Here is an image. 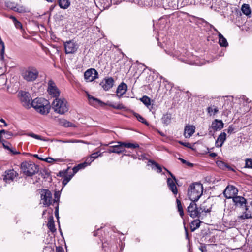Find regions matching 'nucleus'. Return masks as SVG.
<instances>
[{
  "label": "nucleus",
  "mask_w": 252,
  "mask_h": 252,
  "mask_svg": "<svg viewBox=\"0 0 252 252\" xmlns=\"http://www.w3.org/2000/svg\"><path fill=\"white\" fill-rule=\"evenodd\" d=\"M0 122L3 123L4 125V126H7V124L6 123L5 120L3 119H0Z\"/></svg>",
  "instance_id": "nucleus-61"
},
{
  "label": "nucleus",
  "mask_w": 252,
  "mask_h": 252,
  "mask_svg": "<svg viewBox=\"0 0 252 252\" xmlns=\"http://www.w3.org/2000/svg\"><path fill=\"white\" fill-rule=\"evenodd\" d=\"M195 202L192 201L187 208L189 215L192 218H199L201 215L200 210Z\"/></svg>",
  "instance_id": "nucleus-8"
},
{
  "label": "nucleus",
  "mask_w": 252,
  "mask_h": 252,
  "mask_svg": "<svg viewBox=\"0 0 252 252\" xmlns=\"http://www.w3.org/2000/svg\"><path fill=\"white\" fill-rule=\"evenodd\" d=\"M122 144L123 148H127L130 149H135L137 148H139V144L136 143H131L122 142Z\"/></svg>",
  "instance_id": "nucleus-27"
},
{
  "label": "nucleus",
  "mask_w": 252,
  "mask_h": 252,
  "mask_svg": "<svg viewBox=\"0 0 252 252\" xmlns=\"http://www.w3.org/2000/svg\"><path fill=\"white\" fill-rule=\"evenodd\" d=\"M246 211L243 213V215L239 216V218L241 219H246L252 218V214L250 211L248 210L247 207H246Z\"/></svg>",
  "instance_id": "nucleus-32"
},
{
  "label": "nucleus",
  "mask_w": 252,
  "mask_h": 252,
  "mask_svg": "<svg viewBox=\"0 0 252 252\" xmlns=\"http://www.w3.org/2000/svg\"><path fill=\"white\" fill-rule=\"evenodd\" d=\"M19 96L24 107L26 108L31 107L32 103H30L31 97L29 93L21 91L19 92Z\"/></svg>",
  "instance_id": "nucleus-7"
},
{
  "label": "nucleus",
  "mask_w": 252,
  "mask_h": 252,
  "mask_svg": "<svg viewBox=\"0 0 252 252\" xmlns=\"http://www.w3.org/2000/svg\"><path fill=\"white\" fill-rule=\"evenodd\" d=\"M41 203L43 204V205L45 206H48L51 205L52 203V201L55 202L56 201L55 199H52V193L48 189H43L41 192Z\"/></svg>",
  "instance_id": "nucleus-6"
},
{
  "label": "nucleus",
  "mask_w": 252,
  "mask_h": 252,
  "mask_svg": "<svg viewBox=\"0 0 252 252\" xmlns=\"http://www.w3.org/2000/svg\"><path fill=\"white\" fill-rule=\"evenodd\" d=\"M152 164L153 165L152 168L154 170H157V172H158V173H160L161 172V171H162L161 167L158 164L156 163L155 162H152Z\"/></svg>",
  "instance_id": "nucleus-36"
},
{
  "label": "nucleus",
  "mask_w": 252,
  "mask_h": 252,
  "mask_svg": "<svg viewBox=\"0 0 252 252\" xmlns=\"http://www.w3.org/2000/svg\"><path fill=\"white\" fill-rule=\"evenodd\" d=\"M11 153L14 155H15V154H19V152H17L16 151H13L11 148V150H9Z\"/></svg>",
  "instance_id": "nucleus-62"
},
{
  "label": "nucleus",
  "mask_w": 252,
  "mask_h": 252,
  "mask_svg": "<svg viewBox=\"0 0 252 252\" xmlns=\"http://www.w3.org/2000/svg\"><path fill=\"white\" fill-rule=\"evenodd\" d=\"M54 111L60 114H64L68 111L69 108L66 100L64 98H55L52 103Z\"/></svg>",
  "instance_id": "nucleus-3"
},
{
  "label": "nucleus",
  "mask_w": 252,
  "mask_h": 252,
  "mask_svg": "<svg viewBox=\"0 0 252 252\" xmlns=\"http://www.w3.org/2000/svg\"><path fill=\"white\" fill-rule=\"evenodd\" d=\"M14 11L18 12L19 13H22L24 12V10L23 9L22 7H17L16 8H15Z\"/></svg>",
  "instance_id": "nucleus-56"
},
{
  "label": "nucleus",
  "mask_w": 252,
  "mask_h": 252,
  "mask_svg": "<svg viewBox=\"0 0 252 252\" xmlns=\"http://www.w3.org/2000/svg\"><path fill=\"white\" fill-rule=\"evenodd\" d=\"M6 79L4 75H0V86L5 85Z\"/></svg>",
  "instance_id": "nucleus-43"
},
{
  "label": "nucleus",
  "mask_w": 252,
  "mask_h": 252,
  "mask_svg": "<svg viewBox=\"0 0 252 252\" xmlns=\"http://www.w3.org/2000/svg\"><path fill=\"white\" fill-rule=\"evenodd\" d=\"M3 145L5 149H7L8 150H11V148L10 147V146L8 144H5L4 143H3Z\"/></svg>",
  "instance_id": "nucleus-58"
},
{
  "label": "nucleus",
  "mask_w": 252,
  "mask_h": 252,
  "mask_svg": "<svg viewBox=\"0 0 252 252\" xmlns=\"http://www.w3.org/2000/svg\"><path fill=\"white\" fill-rule=\"evenodd\" d=\"M55 216L57 217V218L59 219V207L57 206L56 207L55 211Z\"/></svg>",
  "instance_id": "nucleus-55"
},
{
  "label": "nucleus",
  "mask_w": 252,
  "mask_h": 252,
  "mask_svg": "<svg viewBox=\"0 0 252 252\" xmlns=\"http://www.w3.org/2000/svg\"><path fill=\"white\" fill-rule=\"evenodd\" d=\"M73 176V174H71V175H66L64 178H63V184L64 185H65L66 184H67V183L71 180V179L72 178V177Z\"/></svg>",
  "instance_id": "nucleus-37"
},
{
  "label": "nucleus",
  "mask_w": 252,
  "mask_h": 252,
  "mask_svg": "<svg viewBox=\"0 0 252 252\" xmlns=\"http://www.w3.org/2000/svg\"><path fill=\"white\" fill-rule=\"evenodd\" d=\"M88 98L90 104L96 107L98 105L102 106L104 104V103L101 100L94 97L93 96H91L90 94H88Z\"/></svg>",
  "instance_id": "nucleus-21"
},
{
  "label": "nucleus",
  "mask_w": 252,
  "mask_h": 252,
  "mask_svg": "<svg viewBox=\"0 0 252 252\" xmlns=\"http://www.w3.org/2000/svg\"><path fill=\"white\" fill-rule=\"evenodd\" d=\"M234 202L237 206H242L246 203V200L243 197L236 196L232 198Z\"/></svg>",
  "instance_id": "nucleus-22"
},
{
  "label": "nucleus",
  "mask_w": 252,
  "mask_h": 252,
  "mask_svg": "<svg viewBox=\"0 0 252 252\" xmlns=\"http://www.w3.org/2000/svg\"><path fill=\"white\" fill-rule=\"evenodd\" d=\"M4 48H0V62L2 63L4 58Z\"/></svg>",
  "instance_id": "nucleus-47"
},
{
  "label": "nucleus",
  "mask_w": 252,
  "mask_h": 252,
  "mask_svg": "<svg viewBox=\"0 0 252 252\" xmlns=\"http://www.w3.org/2000/svg\"><path fill=\"white\" fill-rule=\"evenodd\" d=\"M59 5L62 9H67L70 5L69 0H59Z\"/></svg>",
  "instance_id": "nucleus-29"
},
{
  "label": "nucleus",
  "mask_w": 252,
  "mask_h": 252,
  "mask_svg": "<svg viewBox=\"0 0 252 252\" xmlns=\"http://www.w3.org/2000/svg\"><path fill=\"white\" fill-rule=\"evenodd\" d=\"M166 170L172 178V179L169 178L167 179V186L169 188V189L173 192V193L174 195H177L178 193V189L175 184V181H176L175 177L170 171L167 170Z\"/></svg>",
  "instance_id": "nucleus-10"
},
{
  "label": "nucleus",
  "mask_w": 252,
  "mask_h": 252,
  "mask_svg": "<svg viewBox=\"0 0 252 252\" xmlns=\"http://www.w3.org/2000/svg\"><path fill=\"white\" fill-rule=\"evenodd\" d=\"M226 139V134L225 132H221L218 137L216 141V146L221 147Z\"/></svg>",
  "instance_id": "nucleus-19"
},
{
  "label": "nucleus",
  "mask_w": 252,
  "mask_h": 252,
  "mask_svg": "<svg viewBox=\"0 0 252 252\" xmlns=\"http://www.w3.org/2000/svg\"><path fill=\"white\" fill-rule=\"evenodd\" d=\"M203 186L200 183H195L191 185L188 191V195L191 201H196L203 193Z\"/></svg>",
  "instance_id": "nucleus-2"
},
{
  "label": "nucleus",
  "mask_w": 252,
  "mask_h": 252,
  "mask_svg": "<svg viewBox=\"0 0 252 252\" xmlns=\"http://www.w3.org/2000/svg\"><path fill=\"white\" fill-rule=\"evenodd\" d=\"M211 27L215 31H216L219 33V42L220 46L226 47L228 46V44L226 40V39L224 37V36L220 33L212 25H211Z\"/></svg>",
  "instance_id": "nucleus-20"
},
{
  "label": "nucleus",
  "mask_w": 252,
  "mask_h": 252,
  "mask_svg": "<svg viewBox=\"0 0 252 252\" xmlns=\"http://www.w3.org/2000/svg\"><path fill=\"white\" fill-rule=\"evenodd\" d=\"M114 80L112 77L105 78L100 83L102 88L105 91L110 89L114 85Z\"/></svg>",
  "instance_id": "nucleus-15"
},
{
  "label": "nucleus",
  "mask_w": 252,
  "mask_h": 252,
  "mask_svg": "<svg viewBox=\"0 0 252 252\" xmlns=\"http://www.w3.org/2000/svg\"><path fill=\"white\" fill-rule=\"evenodd\" d=\"M237 193V189L233 186H228L223 191L224 196L228 199L234 197Z\"/></svg>",
  "instance_id": "nucleus-13"
},
{
  "label": "nucleus",
  "mask_w": 252,
  "mask_h": 252,
  "mask_svg": "<svg viewBox=\"0 0 252 252\" xmlns=\"http://www.w3.org/2000/svg\"><path fill=\"white\" fill-rule=\"evenodd\" d=\"M205 204V202H204L199 208V210H200L201 213L202 212L209 213L211 212V208H207Z\"/></svg>",
  "instance_id": "nucleus-35"
},
{
  "label": "nucleus",
  "mask_w": 252,
  "mask_h": 252,
  "mask_svg": "<svg viewBox=\"0 0 252 252\" xmlns=\"http://www.w3.org/2000/svg\"><path fill=\"white\" fill-rule=\"evenodd\" d=\"M207 112L210 116L214 115L219 112V109L214 105L211 106L207 108Z\"/></svg>",
  "instance_id": "nucleus-28"
},
{
  "label": "nucleus",
  "mask_w": 252,
  "mask_h": 252,
  "mask_svg": "<svg viewBox=\"0 0 252 252\" xmlns=\"http://www.w3.org/2000/svg\"><path fill=\"white\" fill-rule=\"evenodd\" d=\"M241 10L244 14L250 17L251 10L249 4H243L241 7Z\"/></svg>",
  "instance_id": "nucleus-26"
},
{
  "label": "nucleus",
  "mask_w": 252,
  "mask_h": 252,
  "mask_svg": "<svg viewBox=\"0 0 252 252\" xmlns=\"http://www.w3.org/2000/svg\"><path fill=\"white\" fill-rule=\"evenodd\" d=\"M109 106L115 108V109H122L124 108V107L122 104H118L117 105L111 104H109Z\"/></svg>",
  "instance_id": "nucleus-45"
},
{
  "label": "nucleus",
  "mask_w": 252,
  "mask_h": 252,
  "mask_svg": "<svg viewBox=\"0 0 252 252\" xmlns=\"http://www.w3.org/2000/svg\"><path fill=\"white\" fill-rule=\"evenodd\" d=\"M141 102H142L146 106L148 107L150 105L151 100L149 97L147 96H144L140 99Z\"/></svg>",
  "instance_id": "nucleus-34"
},
{
  "label": "nucleus",
  "mask_w": 252,
  "mask_h": 252,
  "mask_svg": "<svg viewBox=\"0 0 252 252\" xmlns=\"http://www.w3.org/2000/svg\"><path fill=\"white\" fill-rule=\"evenodd\" d=\"M56 252H64L62 248L58 247L56 248Z\"/></svg>",
  "instance_id": "nucleus-57"
},
{
  "label": "nucleus",
  "mask_w": 252,
  "mask_h": 252,
  "mask_svg": "<svg viewBox=\"0 0 252 252\" xmlns=\"http://www.w3.org/2000/svg\"><path fill=\"white\" fill-rule=\"evenodd\" d=\"M176 203H177V205L178 211L179 213L180 216L182 218H183V217L184 215V213L183 208V207H182V205L181 204V202L179 199H177Z\"/></svg>",
  "instance_id": "nucleus-30"
},
{
  "label": "nucleus",
  "mask_w": 252,
  "mask_h": 252,
  "mask_svg": "<svg viewBox=\"0 0 252 252\" xmlns=\"http://www.w3.org/2000/svg\"><path fill=\"white\" fill-rule=\"evenodd\" d=\"M18 176V173L14 169L6 170L4 175L3 180L6 183H10Z\"/></svg>",
  "instance_id": "nucleus-12"
},
{
  "label": "nucleus",
  "mask_w": 252,
  "mask_h": 252,
  "mask_svg": "<svg viewBox=\"0 0 252 252\" xmlns=\"http://www.w3.org/2000/svg\"><path fill=\"white\" fill-rule=\"evenodd\" d=\"M21 170L23 173L28 176H32L38 171V166L31 162L22 163Z\"/></svg>",
  "instance_id": "nucleus-4"
},
{
  "label": "nucleus",
  "mask_w": 252,
  "mask_h": 252,
  "mask_svg": "<svg viewBox=\"0 0 252 252\" xmlns=\"http://www.w3.org/2000/svg\"><path fill=\"white\" fill-rule=\"evenodd\" d=\"M66 54H73L76 52V48H64Z\"/></svg>",
  "instance_id": "nucleus-44"
},
{
  "label": "nucleus",
  "mask_w": 252,
  "mask_h": 252,
  "mask_svg": "<svg viewBox=\"0 0 252 252\" xmlns=\"http://www.w3.org/2000/svg\"><path fill=\"white\" fill-rule=\"evenodd\" d=\"M223 123L221 120L215 119L211 124V128L214 130H220L223 127Z\"/></svg>",
  "instance_id": "nucleus-18"
},
{
  "label": "nucleus",
  "mask_w": 252,
  "mask_h": 252,
  "mask_svg": "<svg viewBox=\"0 0 252 252\" xmlns=\"http://www.w3.org/2000/svg\"><path fill=\"white\" fill-rule=\"evenodd\" d=\"M97 78L98 73L94 69H88L84 73V78L88 82H92Z\"/></svg>",
  "instance_id": "nucleus-11"
},
{
  "label": "nucleus",
  "mask_w": 252,
  "mask_h": 252,
  "mask_svg": "<svg viewBox=\"0 0 252 252\" xmlns=\"http://www.w3.org/2000/svg\"><path fill=\"white\" fill-rule=\"evenodd\" d=\"M218 166L221 167V166L222 165H224V163L221 161H219L217 163Z\"/></svg>",
  "instance_id": "nucleus-60"
},
{
  "label": "nucleus",
  "mask_w": 252,
  "mask_h": 252,
  "mask_svg": "<svg viewBox=\"0 0 252 252\" xmlns=\"http://www.w3.org/2000/svg\"><path fill=\"white\" fill-rule=\"evenodd\" d=\"M29 135L32 137H33V138L38 139V140L45 141V139H43L40 135H36V134H35L32 133L29 134Z\"/></svg>",
  "instance_id": "nucleus-42"
},
{
  "label": "nucleus",
  "mask_w": 252,
  "mask_h": 252,
  "mask_svg": "<svg viewBox=\"0 0 252 252\" xmlns=\"http://www.w3.org/2000/svg\"><path fill=\"white\" fill-rule=\"evenodd\" d=\"M31 107L42 115H47L49 113L50 105L49 102L43 98H36L32 102Z\"/></svg>",
  "instance_id": "nucleus-1"
},
{
  "label": "nucleus",
  "mask_w": 252,
  "mask_h": 252,
  "mask_svg": "<svg viewBox=\"0 0 252 252\" xmlns=\"http://www.w3.org/2000/svg\"><path fill=\"white\" fill-rule=\"evenodd\" d=\"M179 143L181 144V145H183L187 147H188V148H190V143H184L182 141H179Z\"/></svg>",
  "instance_id": "nucleus-54"
},
{
  "label": "nucleus",
  "mask_w": 252,
  "mask_h": 252,
  "mask_svg": "<svg viewBox=\"0 0 252 252\" xmlns=\"http://www.w3.org/2000/svg\"><path fill=\"white\" fill-rule=\"evenodd\" d=\"M44 161H45L48 163H52V162H53L54 161H63V160L62 159H60V158H57V159H54V158H47L45 159H44Z\"/></svg>",
  "instance_id": "nucleus-41"
},
{
  "label": "nucleus",
  "mask_w": 252,
  "mask_h": 252,
  "mask_svg": "<svg viewBox=\"0 0 252 252\" xmlns=\"http://www.w3.org/2000/svg\"><path fill=\"white\" fill-rule=\"evenodd\" d=\"M171 121V116L170 114H166L163 116L162 118V122L166 125L169 124Z\"/></svg>",
  "instance_id": "nucleus-33"
},
{
  "label": "nucleus",
  "mask_w": 252,
  "mask_h": 252,
  "mask_svg": "<svg viewBox=\"0 0 252 252\" xmlns=\"http://www.w3.org/2000/svg\"><path fill=\"white\" fill-rule=\"evenodd\" d=\"M199 250H201L202 252H207L206 246L205 244H202L199 247Z\"/></svg>",
  "instance_id": "nucleus-48"
},
{
  "label": "nucleus",
  "mask_w": 252,
  "mask_h": 252,
  "mask_svg": "<svg viewBox=\"0 0 252 252\" xmlns=\"http://www.w3.org/2000/svg\"><path fill=\"white\" fill-rule=\"evenodd\" d=\"M47 226L48 228L52 232H55L56 231V228L54 224V218L52 216H49L48 218V221L47 223Z\"/></svg>",
  "instance_id": "nucleus-24"
},
{
  "label": "nucleus",
  "mask_w": 252,
  "mask_h": 252,
  "mask_svg": "<svg viewBox=\"0 0 252 252\" xmlns=\"http://www.w3.org/2000/svg\"><path fill=\"white\" fill-rule=\"evenodd\" d=\"M6 5L7 7L10 9L14 10L15 8H16V5L12 2L8 1L6 3Z\"/></svg>",
  "instance_id": "nucleus-40"
},
{
  "label": "nucleus",
  "mask_w": 252,
  "mask_h": 252,
  "mask_svg": "<svg viewBox=\"0 0 252 252\" xmlns=\"http://www.w3.org/2000/svg\"><path fill=\"white\" fill-rule=\"evenodd\" d=\"M57 122L60 125L65 127L75 126V125L73 124L64 119H58L57 120Z\"/></svg>",
  "instance_id": "nucleus-23"
},
{
  "label": "nucleus",
  "mask_w": 252,
  "mask_h": 252,
  "mask_svg": "<svg viewBox=\"0 0 252 252\" xmlns=\"http://www.w3.org/2000/svg\"><path fill=\"white\" fill-rule=\"evenodd\" d=\"M127 90V85L123 82L121 83L118 87L116 90V94L118 98H121L125 94ZM115 95V94H112Z\"/></svg>",
  "instance_id": "nucleus-16"
},
{
  "label": "nucleus",
  "mask_w": 252,
  "mask_h": 252,
  "mask_svg": "<svg viewBox=\"0 0 252 252\" xmlns=\"http://www.w3.org/2000/svg\"><path fill=\"white\" fill-rule=\"evenodd\" d=\"M195 127L193 126L188 125L185 127L184 136L186 138H189L195 132Z\"/></svg>",
  "instance_id": "nucleus-17"
},
{
  "label": "nucleus",
  "mask_w": 252,
  "mask_h": 252,
  "mask_svg": "<svg viewBox=\"0 0 252 252\" xmlns=\"http://www.w3.org/2000/svg\"><path fill=\"white\" fill-rule=\"evenodd\" d=\"M179 159H180L183 163H187V161L186 160H185V159H182L181 158H179Z\"/></svg>",
  "instance_id": "nucleus-64"
},
{
  "label": "nucleus",
  "mask_w": 252,
  "mask_h": 252,
  "mask_svg": "<svg viewBox=\"0 0 252 252\" xmlns=\"http://www.w3.org/2000/svg\"><path fill=\"white\" fill-rule=\"evenodd\" d=\"M69 170V168H68L65 171H60L59 172V175L61 176V177H63V178L64 177V176L66 175V172L67 171Z\"/></svg>",
  "instance_id": "nucleus-52"
},
{
  "label": "nucleus",
  "mask_w": 252,
  "mask_h": 252,
  "mask_svg": "<svg viewBox=\"0 0 252 252\" xmlns=\"http://www.w3.org/2000/svg\"><path fill=\"white\" fill-rule=\"evenodd\" d=\"M33 156H34V157L37 158L38 159H40V160H42V161L44 160V158H42L39 157V156L38 155H37V154L34 155Z\"/></svg>",
  "instance_id": "nucleus-59"
},
{
  "label": "nucleus",
  "mask_w": 252,
  "mask_h": 252,
  "mask_svg": "<svg viewBox=\"0 0 252 252\" xmlns=\"http://www.w3.org/2000/svg\"><path fill=\"white\" fill-rule=\"evenodd\" d=\"M201 221L199 220H195L192 221L190 223V229L191 232L194 231L200 226Z\"/></svg>",
  "instance_id": "nucleus-25"
},
{
  "label": "nucleus",
  "mask_w": 252,
  "mask_h": 252,
  "mask_svg": "<svg viewBox=\"0 0 252 252\" xmlns=\"http://www.w3.org/2000/svg\"><path fill=\"white\" fill-rule=\"evenodd\" d=\"M134 116L136 117L137 119L140 122L146 124V125H148L147 121L140 115L138 114H135Z\"/></svg>",
  "instance_id": "nucleus-38"
},
{
  "label": "nucleus",
  "mask_w": 252,
  "mask_h": 252,
  "mask_svg": "<svg viewBox=\"0 0 252 252\" xmlns=\"http://www.w3.org/2000/svg\"><path fill=\"white\" fill-rule=\"evenodd\" d=\"M234 128L232 126H229L228 129H227V133L229 134H231L234 132Z\"/></svg>",
  "instance_id": "nucleus-50"
},
{
  "label": "nucleus",
  "mask_w": 252,
  "mask_h": 252,
  "mask_svg": "<svg viewBox=\"0 0 252 252\" xmlns=\"http://www.w3.org/2000/svg\"><path fill=\"white\" fill-rule=\"evenodd\" d=\"M246 168H252V159L247 158L245 160V166Z\"/></svg>",
  "instance_id": "nucleus-39"
},
{
  "label": "nucleus",
  "mask_w": 252,
  "mask_h": 252,
  "mask_svg": "<svg viewBox=\"0 0 252 252\" xmlns=\"http://www.w3.org/2000/svg\"><path fill=\"white\" fill-rule=\"evenodd\" d=\"M64 45V47L65 48L67 47V46H68V47H74V43L71 40L65 42Z\"/></svg>",
  "instance_id": "nucleus-46"
},
{
  "label": "nucleus",
  "mask_w": 252,
  "mask_h": 252,
  "mask_svg": "<svg viewBox=\"0 0 252 252\" xmlns=\"http://www.w3.org/2000/svg\"><path fill=\"white\" fill-rule=\"evenodd\" d=\"M87 166V162H84L78 164L77 166H75L72 169L73 175L76 173L80 169H83Z\"/></svg>",
  "instance_id": "nucleus-31"
},
{
  "label": "nucleus",
  "mask_w": 252,
  "mask_h": 252,
  "mask_svg": "<svg viewBox=\"0 0 252 252\" xmlns=\"http://www.w3.org/2000/svg\"><path fill=\"white\" fill-rule=\"evenodd\" d=\"M99 152H95L94 153H93L91 157L94 160V159L96 158L99 156H100L101 154L98 155Z\"/></svg>",
  "instance_id": "nucleus-49"
},
{
  "label": "nucleus",
  "mask_w": 252,
  "mask_h": 252,
  "mask_svg": "<svg viewBox=\"0 0 252 252\" xmlns=\"http://www.w3.org/2000/svg\"><path fill=\"white\" fill-rule=\"evenodd\" d=\"M210 155L211 157L215 158V157L217 156V154H216L215 153H212L210 154Z\"/></svg>",
  "instance_id": "nucleus-63"
},
{
  "label": "nucleus",
  "mask_w": 252,
  "mask_h": 252,
  "mask_svg": "<svg viewBox=\"0 0 252 252\" xmlns=\"http://www.w3.org/2000/svg\"><path fill=\"white\" fill-rule=\"evenodd\" d=\"M117 145H112L110 146V148L108 149V151L109 153H114L120 154L126 151L125 148H123L122 142H117Z\"/></svg>",
  "instance_id": "nucleus-14"
},
{
  "label": "nucleus",
  "mask_w": 252,
  "mask_h": 252,
  "mask_svg": "<svg viewBox=\"0 0 252 252\" xmlns=\"http://www.w3.org/2000/svg\"><path fill=\"white\" fill-rule=\"evenodd\" d=\"M48 91L49 94L53 97H57L60 95V92L56 86L55 82L50 80L48 83Z\"/></svg>",
  "instance_id": "nucleus-9"
},
{
  "label": "nucleus",
  "mask_w": 252,
  "mask_h": 252,
  "mask_svg": "<svg viewBox=\"0 0 252 252\" xmlns=\"http://www.w3.org/2000/svg\"><path fill=\"white\" fill-rule=\"evenodd\" d=\"M14 24L17 28H20L22 27L21 23L20 22H19L18 20H17L16 21H15L14 22Z\"/></svg>",
  "instance_id": "nucleus-53"
},
{
  "label": "nucleus",
  "mask_w": 252,
  "mask_h": 252,
  "mask_svg": "<svg viewBox=\"0 0 252 252\" xmlns=\"http://www.w3.org/2000/svg\"><path fill=\"white\" fill-rule=\"evenodd\" d=\"M38 71L34 67H29L22 73L23 78L28 82L33 81L38 76Z\"/></svg>",
  "instance_id": "nucleus-5"
},
{
  "label": "nucleus",
  "mask_w": 252,
  "mask_h": 252,
  "mask_svg": "<svg viewBox=\"0 0 252 252\" xmlns=\"http://www.w3.org/2000/svg\"><path fill=\"white\" fill-rule=\"evenodd\" d=\"M94 161V159L92 158L91 157H89L87 158L86 161L85 162H87V166L90 165V164Z\"/></svg>",
  "instance_id": "nucleus-51"
}]
</instances>
